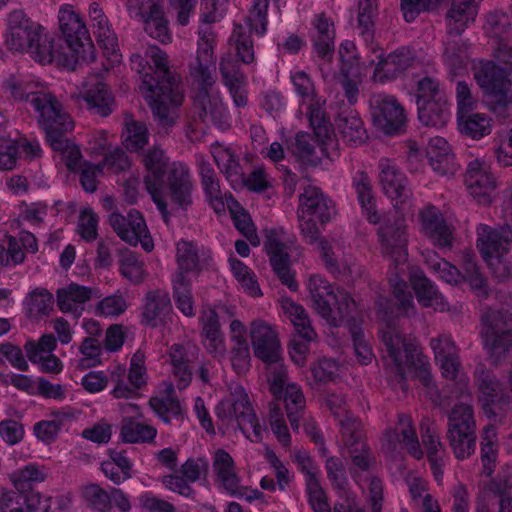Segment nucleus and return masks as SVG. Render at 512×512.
<instances>
[{"instance_id": "nucleus-30", "label": "nucleus", "mask_w": 512, "mask_h": 512, "mask_svg": "<svg viewBox=\"0 0 512 512\" xmlns=\"http://www.w3.org/2000/svg\"><path fill=\"white\" fill-rule=\"evenodd\" d=\"M426 157L432 170L439 176H452L458 169L455 155L446 139L436 136L430 139Z\"/></svg>"}, {"instance_id": "nucleus-64", "label": "nucleus", "mask_w": 512, "mask_h": 512, "mask_svg": "<svg viewBox=\"0 0 512 512\" xmlns=\"http://www.w3.org/2000/svg\"><path fill=\"white\" fill-rule=\"evenodd\" d=\"M52 415L54 417L52 420H43L34 425L35 436L45 443H51L56 439L65 420L70 417L63 410L54 411Z\"/></svg>"}, {"instance_id": "nucleus-8", "label": "nucleus", "mask_w": 512, "mask_h": 512, "mask_svg": "<svg viewBox=\"0 0 512 512\" xmlns=\"http://www.w3.org/2000/svg\"><path fill=\"white\" fill-rule=\"evenodd\" d=\"M482 336L485 349L494 363L499 362L512 347V313L489 311L483 316Z\"/></svg>"}, {"instance_id": "nucleus-25", "label": "nucleus", "mask_w": 512, "mask_h": 512, "mask_svg": "<svg viewBox=\"0 0 512 512\" xmlns=\"http://www.w3.org/2000/svg\"><path fill=\"white\" fill-rule=\"evenodd\" d=\"M377 58L378 63L373 72V80L380 83L396 79L415 61L414 52L406 47L397 49L385 57L380 54Z\"/></svg>"}, {"instance_id": "nucleus-59", "label": "nucleus", "mask_w": 512, "mask_h": 512, "mask_svg": "<svg viewBox=\"0 0 512 512\" xmlns=\"http://www.w3.org/2000/svg\"><path fill=\"white\" fill-rule=\"evenodd\" d=\"M283 393L290 425L294 431H297L305 407L304 394L302 389L295 383L287 385Z\"/></svg>"}, {"instance_id": "nucleus-47", "label": "nucleus", "mask_w": 512, "mask_h": 512, "mask_svg": "<svg viewBox=\"0 0 512 512\" xmlns=\"http://www.w3.org/2000/svg\"><path fill=\"white\" fill-rule=\"evenodd\" d=\"M176 249L178 267L174 275H181L183 278L198 275L201 266L197 247L192 242L181 240L177 243Z\"/></svg>"}, {"instance_id": "nucleus-46", "label": "nucleus", "mask_w": 512, "mask_h": 512, "mask_svg": "<svg viewBox=\"0 0 512 512\" xmlns=\"http://www.w3.org/2000/svg\"><path fill=\"white\" fill-rule=\"evenodd\" d=\"M444 51L442 59L444 65L452 75H460L466 69L467 60V43L460 39H454V37L447 36L444 41Z\"/></svg>"}, {"instance_id": "nucleus-5", "label": "nucleus", "mask_w": 512, "mask_h": 512, "mask_svg": "<svg viewBox=\"0 0 512 512\" xmlns=\"http://www.w3.org/2000/svg\"><path fill=\"white\" fill-rule=\"evenodd\" d=\"M216 416L225 427H238L252 442L262 440V427L249 402L248 395L241 386H236L230 396L219 402Z\"/></svg>"}, {"instance_id": "nucleus-13", "label": "nucleus", "mask_w": 512, "mask_h": 512, "mask_svg": "<svg viewBox=\"0 0 512 512\" xmlns=\"http://www.w3.org/2000/svg\"><path fill=\"white\" fill-rule=\"evenodd\" d=\"M370 103L373 121L379 130L387 135H395L402 130L406 122V114L394 96L375 94Z\"/></svg>"}, {"instance_id": "nucleus-10", "label": "nucleus", "mask_w": 512, "mask_h": 512, "mask_svg": "<svg viewBox=\"0 0 512 512\" xmlns=\"http://www.w3.org/2000/svg\"><path fill=\"white\" fill-rule=\"evenodd\" d=\"M195 57L189 63V76L195 89L216 84L215 35L210 27L199 29Z\"/></svg>"}, {"instance_id": "nucleus-42", "label": "nucleus", "mask_w": 512, "mask_h": 512, "mask_svg": "<svg viewBox=\"0 0 512 512\" xmlns=\"http://www.w3.org/2000/svg\"><path fill=\"white\" fill-rule=\"evenodd\" d=\"M211 153L218 168L225 174L232 187L243 184L244 173L231 148L216 144L212 146Z\"/></svg>"}, {"instance_id": "nucleus-53", "label": "nucleus", "mask_w": 512, "mask_h": 512, "mask_svg": "<svg viewBox=\"0 0 512 512\" xmlns=\"http://www.w3.org/2000/svg\"><path fill=\"white\" fill-rule=\"evenodd\" d=\"M30 56L41 64H50L61 60V52L53 36L39 32V40L34 41L26 50Z\"/></svg>"}, {"instance_id": "nucleus-4", "label": "nucleus", "mask_w": 512, "mask_h": 512, "mask_svg": "<svg viewBox=\"0 0 512 512\" xmlns=\"http://www.w3.org/2000/svg\"><path fill=\"white\" fill-rule=\"evenodd\" d=\"M297 213L303 237L308 243H314L320 236L318 223L332 221L337 210L334 201L320 188L309 185L299 195Z\"/></svg>"}, {"instance_id": "nucleus-32", "label": "nucleus", "mask_w": 512, "mask_h": 512, "mask_svg": "<svg viewBox=\"0 0 512 512\" xmlns=\"http://www.w3.org/2000/svg\"><path fill=\"white\" fill-rule=\"evenodd\" d=\"M172 315V305L168 292L165 290H152L145 295L143 306V321L151 326L157 327L164 324Z\"/></svg>"}, {"instance_id": "nucleus-51", "label": "nucleus", "mask_w": 512, "mask_h": 512, "mask_svg": "<svg viewBox=\"0 0 512 512\" xmlns=\"http://www.w3.org/2000/svg\"><path fill=\"white\" fill-rule=\"evenodd\" d=\"M226 206L229 208L236 229L253 246L260 245V238L250 215L238 204L232 195L226 197Z\"/></svg>"}, {"instance_id": "nucleus-11", "label": "nucleus", "mask_w": 512, "mask_h": 512, "mask_svg": "<svg viewBox=\"0 0 512 512\" xmlns=\"http://www.w3.org/2000/svg\"><path fill=\"white\" fill-rule=\"evenodd\" d=\"M140 158L141 163L147 172L144 177V183L147 191L160 211L164 222L168 223L170 214L167 209L165 198L161 192V187L169 158L159 145H154L143 150L140 153Z\"/></svg>"}, {"instance_id": "nucleus-56", "label": "nucleus", "mask_w": 512, "mask_h": 512, "mask_svg": "<svg viewBox=\"0 0 512 512\" xmlns=\"http://www.w3.org/2000/svg\"><path fill=\"white\" fill-rule=\"evenodd\" d=\"M139 22L143 24V29L152 38L162 43H168L171 35L168 28V22L164 16L162 7L157 4L148 14Z\"/></svg>"}, {"instance_id": "nucleus-48", "label": "nucleus", "mask_w": 512, "mask_h": 512, "mask_svg": "<svg viewBox=\"0 0 512 512\" xmlns=\"http://www.w3.org/2000/svg\"><path fill=\"white\" fill-rule=\"evenodd\" d=\"M120 436L126 443H152L157 436V429L146 422L137 421L135 417H124Z\"/></svg>"}, {"instance_id": "nucleus-38", "label": "nucleus", "mask_w": 512, "mask_h": 512, "mask_svg": "<svg viewBox=\"0 0 512 512\" xmlns=\"http://www.w3.org/2000/svg\"><path fill=\"white\" fill-rule=\"evenodd\" d=\"M199 174L201 176V185L210 207L216 212L225 211L226 197L230 194H223L220 189L219 180L210 163L205 160L199 162Z\"/></svg>"}, {"instance_id": "nucleus-22", "label": "nucleus", "mask_w": 512, "mask_h": 512, "mask_svg": "<svg viewBox=\"0 0 512 512\" xmlns=\"http://www.w3.org/2000/svg\"><path fill=\"white\" fill-rule=\"evenodd\" d=\"M418 221L421 233L435 246L444 248L452 245V230L437 207L429 204L421 208Z\"/></svg>"}, {"instance_id": "nucleus-17", "label": "nucleus", "mask_w": 512, "mask_h": 512, "mask_svg": "<svg viewBox=\"0 0 512 512\" xmlns=\"http://www.w3.org/2000/svg\"><path fill=\"white\" fill-rule=\"evenodd\" d=\"M265 250L270 257L274 272L291 291L298 289V283L290 270V257L284 242V232L276 229L265 230Z\"/></svg>"}, {"instance_id": "nucleus-3", "label": "nucleus", "mask_w": 512, "mask_h": 512, "mask_svg": "<svg viewBox=\"0 0 512 512\" xmlns=\"http://www.w3.org/2000/svg\"><path fill=\"white\" fill-rule=\"evenodd\" d=\"M472 71L490 110L501 117L509 116L512 112V79L501 67L488 60L475 62Z\"/></svg>"}, {"instance_id": "nucleus-2", "label": "nucleus", "mask_w": 512, "mask_h": 512, "mask_svg": "<svg viewBox=\"0 0 512 512\" xmlns=\"http://www.w3.org/2000/svg\"><path fill=\"white\" fill-rule=\"evenodd\" d=\"M381 339L384 346V365L398 377L399 383L406 382V372H413L422 385L429 389L434 387L431 365L428 358L418 351L414 339L400 333L391 323L381 329Z\"/></svg>"}, {"instance_id": "nucleus-60", "label": "nucleus", "mask_w": 512, "mask_h": 512, "mask_svg": "<svg viewBox=\"0 0 512 512\" xmlns=\"http://www.w3.org/2000/svg\"><path fill=\"white\" fill-rule=\"evenodd\" d=\"M230 269L241 287L251 296H260L261 290L255 273L234 256L228 259Z\"/></svg>"}, {"instance_id": "nucleus-54", "label": "nucleus", "mask_w": 512, "mask_h": 512, "mask_svg": "<svg viewBox=\"0 0 512 512\" xmlns=\"http://www.w3.org/2000/svg\"><path fill=\"white\" fill-rule=\"evenodd\" d=\"M66 134L55 135L54 138L47 139L54 151L61 154L62 161L70 171H76L81 167L82 154L78 145L71 139L65 137Z\"/></svg>"}, {"instance_id": "nucleus-27", "label": "nucleus", "mask_w": 512, "mask_h": 512, "mask_svg": "<svg viewBox=\"0 0 512 512\" xmlns=\"http://www.w3.org/2000/svg\"><path fill=\"white\" fill-rule=\"evenodd\" d=\"M58 22L66 43L73 51H78L84 41L90 40L84 20L72 5L64 4L60 7Z\"/></svg>"}, {"instance_id": "nucleus-45", "label": "nucleus", "mask_w": 512, "mask_h": 512, "mask_svg": "<svg viewBox=\"0 0 512 512\" xmlns=\"http://www.w3.org/2000/svg\"><path fill=\"white\" fill-rule=\"evenodd\" d=\"M352 185L357 193L358 201L361 204L367 220L373 224L378 223L380 221V215L375 208L372 184L368 174L364 171H357L353 176Z\"/></svg>"}, {"instance_id": "nucleus-34", "label": "nucleus", "mask_w": 512, "mask_h": 512, "mask_svg": "<svg viewBox=\"0 0 512 512\" xmlns=\"http://www.w3.org/2000/svg\"><path fill=\"white\" fill-rule=\"evenodd\" d=\"M93 290L89 287L70 283L57 290V306L63 313H71L75 318L81 316L85 304L92 298Z\"/></svg>"}, {"instance_id": "nucleus-49", "label": "nucleus", "mask_w": 512, "mask_h": 512, "mask_svg": "<svg viewBox=\"0 0 512 512\" xmlns=\"http://www.w3.org/2000/svg\"><path fill=\"white\" fill-rule=\"evenodd\" d=\"M172 295L177 309L186 317H194V297L192 294V279L173 275Z\"/></svg>"}, {"instance_id": "nucleus-36", "label": "nucleus", "mask_w": 512, "mask_h": 512, "mask_svg": "<svg viewBox=\"0 0 512 512\" xmlns=\"http://www.w3.org/2000/svg\"><path fill=\"white\" fill-rule=\"evenodd\" d=\"M313 45L318 57L330 61L334 53L335 28L325 13L317 14L313 21Z\"/></svg>"}, {"instance_id": "nucleus-43", "label": "nucleus", "mask_w": 512, "mask_h": 512, "mask_svg": "<svg viewBox=\"0 0 512 512\" xmlns=\"http://www.w3.org/2000/svg\"><path fill=\"white\" fill-rule=\"evenodd\" d=\"M476 430L474 411L471 405V396L462 395V401L455 404L448 414L447 433Z\"/></svg>"}, {"instance_id": "nucleus-52", "label": "nucleus", "mask_w": 512, "mask_h": 512, "mask_svg": "<svg viewBox=\"0 0 512 512\" xmlns=\"http://www.w3.org/2000/svg\"><path fill=\"white\" fill-rule=\"evenodd\" d=\"M213 470L216 475V480L226 492L234 487L236 482H240L235 470L234 460L224 449L215 451L213 455Z\"/></svg>"}, {"instance_id": "nucleus-35", "label": "nucleus", "mask_w": 512, "mask_h": 512, "mask_svg": "<svg viewBox=\"0 0 512 512\" xmlns=\"http://www.w3.org/2000/svg\"><path fill=\"white\" fill-rule=\"evenodd\" d=\"M421 438L427 451V457L435 477L438 479L442 475V468L445 465V449L440 440L439 431L435 425L428 419L421 422Z\"/></svg>"}, {"instance_id": "nucleus-41", "label": "nucleus", "mask_w": 512, "mask_h": 512, "mask_svg": "<svg viewBox=\"0 0 512 512\" xmlns=\"http://www.w3.org/2000/svg\"><path fill=\"white\" fill-rule=\"evenodd\" d=\"M44 84L31 80L20 75H13L2 82L3 92L10 98L19 102H29L32 104L33 98H36L38 92L44 88Z\"/></svg>"}, {"instance_id": "nucleus-9", "label": "nucleus", "mask_w": 512, "mask_h": 512, "mask_svg": "<svg viewBox=\"0 0 512 512\" xmlns=\"http://www.w3.org/2000/svg\"><path fill=\"white\" fill-rule=\"evenodd\" d=\"M341 437L352 460L351 473L355 482L362 487V472H367L374 463L365 441L362 424L359 419L346 416L341 420Z\"/></svg>"}, {"instance_id": "nucleus-33", "label": "nucleus", "mask_w": 512, "mask_h": 512, "mask_svg": "<svg viewBox=\"0 0 512 512\" xmlns=\"http://www.w3.org/2000/svg\"><path fill=\"white\" fill-rule=\"evenodd\" d=\"M306 288L316 312L324 319H331V305L336 293L329 281L321 275L313 274L308 277Z\"/></svg>"}, {"instance_id": "nucleus-12", "label": "nucleus", "mask_w": 512, "mask_h": 512, "mask_svg": "<svg viewBox=\"0 0 512 512\" xmlns=\"http://www.w3.org/2000/svg\"><path fill=\"white\" fill-rule=\"evenodd\" d=\"M109 223L118 237L129 245L141 244L146 252L153 250L152 237L142 214L138 210L131 209L127 216L113 212L109 216Z\"/></svg>"}, {"instance_id": "nucleus-61", "label": "nucleus", "mask_w": 512, "mask_h": 512, "mask_svg": "<svg viewBox=\"0 0 512 512\" xmlns=\"http://www.w3.org/2000/svg\"><path fill=\"white\" fill-rule=\"evenodd\" d=\"M173 391L174 389L171 386L165 397H152L149 400L152 410L166 423L182 414L181 403L177 398L173 397Z\"/></svg>"}, {"instance_id": "nucleus-24", "label": "nucleus", "mask_w": 512, "mask_h": 512, "mask_svg": "<svg viewBox=\"0 0 512 512\" xmlns=\"http://www.w3.org/2000/svg\"><path fill=\"white\" fill-rule=\"evenodd\" d=\"M482 0H451L445 14L446 34L460 37L476 20Z\"/></svg>"}, {"instance_id": "nucleus-50", "label": "nucleus", "mask_w": 512, "mask_h": 512, "mask_svg": "<svg viewBox=\"0 0 512 512\" xmlns=\"http://www.w3.org/2000/svg\"><path fill=\"white\" fill-rule=\"evenodd\" d=\"M325 105L326 99L322 96L301 104V106H306L309 124L318 137H327L331 131V123Z\"/></svg>"}, {"instance_id": "nucleus-7", "label": "nucleus", "mask_w": 512, "mask_h": 512, "mask_svg": "<svg viewBox=\"0 0 512 512\" xmlns=\"http://www.w3.org/2000/svg\"><path fill=\"white\" fill-rule=\"evenodd\" d=\"M31 106L36 113L39 126L44 130L46 139L55 135L67 134L74 128V122L65 111L61 102L46 86L33 98Z\"/></svg>"}, {"instance_id": "nucleus-58", "label": "nucleus", "mask_w": 512, "mask_h": 512, "mask_svg": "<svg viewBox=\"0 0 512 512\" xmlns=\"http://www.w3.org/2000/svg\"><path fill=\"white\" fill-rule=\"evenodd\" d=\"M25 303L28 316L40 320L53 311L54 297L47 289L37 288L27 296Z\"/></svg>"}, {"instance_id": "nucleus-20", "label": "nucleus", "mask_w": 512, "mask_h": 512, "mask_svg": "<svg viewBox=\"0 0 512 512\" xmlns=\"http://www.w3.org/2000/svg\"><path fill=\"white\" fill-rule=\"evenodd\" d=\"M404 445L408 453L415 459H422L424 453L421 449L412 419L408 415H400L395 428L387 429L382 439V448L392 453Z\"/></svg>"}, {"instance_id": "nucleus-44", "label": "nucleus", "mask_w": 512, "mask_h": 512, "mask_svg": "<svg viewBox=\"0 0 512 512\" xmlns=\"http://www.w3.org/2000/svg\"><path fill=\"white\" fill-rule=\"evenodd\" d=\"M417 108L419 121L427 127L443 128L450 121L451 112L447 97L417 105Z\"/></svg>"}, {"instance_id": "nucleus-19", "label": "nucleus", "mask_w": 512, "mask_h": 512, "mask_svg": "<svg viewBox=\"0 0 512 512\" xmlns=\"http://www.w3.org/2000/svg\"><path fill=\"white\" fill-rule=\"evenodd\" d=\"M170 371L178 389L187 388L192 381V364L200 355L199 347L190 341L175 343L168 349Z\"/></svg>"}, {"instance_id": "nucleus-57", "label": "nucleus", "mask_w": 512, "mask_h": 512, "mask_svg": "<svg viewBox=\"0 0 512 512\" xmlns=\"http://www.w3.org/2000/svg\"><path fill=\"white\" fill-rule=\"evenodd\" d=\"M497 456V432L493 426H487L484 428L481 435V461L483 466L482 472L485 476L489 477L494 472Z\"/></svg>"}, {"instance_id": "nucleus-37", "label": "nucleus", "mask_w": 512, "mask_h": 512, "mask_svg": "<svg viewBox=\"0 0 512 512\" xmlns=\"http://www.w3.org/2000/svg\"><path fill=\"white\" fill-rule=\"evenodd\" d=\"M336 127L343 141L351 146H360L368 138L363 121L355 110L341 111L336 119Z\"/></svg>"}, {"instance_id": "nucleus-21", "label": "nucleus", "mask_w": 512, "mask_h": 512, "mask_svg": "<svg viewBox=\"0 0 512 512\" xmlns=\"http://www.w3.org/2000/svg\"><path fill=\"white\" fill-rule=\"evenodd\" d=\"M381 251L396 264H404L408 258L407 226L403 220L386 223L379 228Z\"/></svg>"}, {"instance_id": "nucleus-63", "label": "nucleus", "mask_w": 512, "mask_h": 512, "mask_svg": "<svg viewBox=\"0 0 512 512\" xmlns=\"http://www.w3.org/2000/svg\"><path fill=\"white\" fill-rule=\"evenodd\" d=\"M377 11L376 0H358V27L366 42H372Z\"/></svg>"}, {"instance_id": "nucleus-40", "label": "nucleus", "mask_w": 512, "mask_h": 512, "mask_svg": "<svg viewBox=\"0 0 512 512\" xmlns=\"http://www.w3.org/2000/svg\"><path fill=\"white\" fill-rule=\"evenodd\" d=\"M411 283L420 305L423 307H431L439 311L448 309V303L444 297L422 272H415L411 276Z\"/></svg>"}, {"instance_id": "nucleus-29", "label": "nucleus", "mask_w": 512, "mask_h": 512, "mask_svg": "<svg viewBox=\"0 0 512 512\" xmlns=\"http://www.w3.org/2000/svg\"><path fill=\"white\" fill-rule=\"evenodd\" d=\"M477 380L479 401L487 415L497 416L500 411L510 408V403L503 398L500 384L492 373L484 369L477 370Z\"/></svg>"}, {"instance_id": "nucleus-1", "label": "nucleus", "mask_w": 512, "mask_h": 512, "mask_svg": "<svg viewBox=\"0 0 512 512\" xmlns=\"http://www.w3.org/2000/svg\"><path fill=\"white\" fill-rule=\"evenodd\" d=\"M130 62L141 78L140 90L154 121L167 133L176 124L184 99L179 81L170 71L167 54L159 47L149 46L144 55L133 53Z\"/></svg>"}, {"instance_id": "nucleus-16", "label": "nucleus", "mask_w": 512, "mask_h": 512, "mask_svg": "<svg viewBox=\"0 0 512 512\" xmlns=\"http://www.w3.org/2000/svg\"><path fill=\"white\" fill-rule=\"evenodd\" d=\"M193 100L203 122H211L221 129L229 127L230 113L216 84L195 89Z\"/></svg>"}, {"instance_id": "nucleus-26", "label": "nucleus", "mask_w": 512, "mask_h": 512, "mask_svg": "<svg viewBox=\"0 0 512 512\" xmlns=\"http://www.w3.org/2000/svg\"><path fill=\"white\" fill-rule=\"evenodd\" d=\"M379 183L383 193L392 200H401L410 193L407 177L392 159L383 157L378 163Z\"/></svg>"}, {"instance_id": "nucleus-23", "label": "nucleus", "mask_w": 512, "mask_h": 512, "mask_svg": "<svg viewBox=\"0 0 512 512\" xmlns=\"http://www.w3.org/2000/svg\"><path fill=\"white\" fill-rule=\"evenodd\" d=\"M219 70L224 86L227 88L233 104L237 108L248 105V81L247 77L239 69L238 61L231 55L221 57Z\"/></svg>"}, {"instance_id": "nucleus-28", "label": "nucleus", "mask_w": 512, "mask_h": 512, "mask_svg": "<svg viewBox=\"0 0 512 512\" xmlns=\"http://www.w3.org/2000/svg\"><path fill=\"white\" fill-rule=\"evenodd\" d=\"M167 183L170 198L175 205L182 209L192 205L193 183L189 168L185 164L172 163L168 170Z\"/></svg>"}, {"instance_id": "nucleus-18", "label": "nucleus", "mask_w": 512, "mask_h": 512, "mask_svg": "<svg viewBox=\"0 0 512 512\" xmlns=\"http://www.w3.org/2000/svg\"><path fill=\"white\" fill-rule=\"evenodd\" d=\"M465 185L469 194L479 204L491 203L492 193L497 187V180L490 165L482 159L470 161L466 168Z\"/></svg>"}, {"instance_id": "nucleus-6", "label": "nucleus", "mask_w": 512, "mask_h": 512, "mask_svg": "<svg viewBox=\"0 0 512 512\" xmlns=\"http://www.w3.org/2000/svg\"><path fill=\"white\" fill-rule=\"evenodd\" d=\"M476 233L477 248L487 264L498 277L504 278L510 275V270L503 264L501 258L512 245V225L493 228L486 224H479Z\"/></svg>"}, {"instance_id": "nucleus-14", "label": "nucleus", "mask_w": 512, "mask_h": 512, "mask_svg": "<svg viewBox=\"0 0 512 512\" xmlns=\"http://www.w3.org/2000/svg\"><path fill=\"white\" fill-rule=\"evenodd\" d=\"M40 24L31 20L22 10L12 11L7 18L5 44L10 51L24 52L39 40Z\"/></svg>"}, {"instance_id": "nucleus-15", "label": "nucleus", "mask_w": 512, "mask_h": 512, "mask_svg": "<svg viewBox=\"0 0 512 512\" xmlns=\"http://www.w3.org/2000/svg\"><path fill=\"white\" fill-rule=\"evenodd\" d=\"M249 336L254 356L266 364L279 362L280 339L276 328L262 319H255L249 325Z\"/></svg>"}, {"instance_id": "nucleus-55", "label": "nucleus", "mask_w": 512, "mask_h": 512, "mask_svg": "<svg viewBox=\"0 0 512 512\" xmlns=\"http://www.w3.org/2000/svg\"><path fill=\"white\" fill-rule=\"evenodd\" d=\"M461 133L472 139H481L492 131V122L485 114L467 113L457 117Z\"/></svg>"}, {"instance_id": "nucleus-62", "label": "nucleus", "mask_w": 512, "mask_h": 512, "mask_svg": "<svg viewBox=\"0 0 512 512\" xmlns=\"http://www.w3.org/2000/svg\"><path fill=\"white\" fill-rule=\"evenodd\" d=\"M25 259L26 254L16 237L6 236L0 240V267L13 268L22 264Z\"/></svg>"}, {"instance_id": "nucleus-31", "label": "nucleus", "mask_w": 512, "mask_h": 512, "mask_svg": "<svg viewBox=\"0 0 512 512\" xmlns=\"http://www.w3.org/2000/svg\"><path fill=\"white\" fill-rule=\"evenodd\" d=\"M313 244L318 245L321 258L327 270L337 277H343L349 280H356L363 274V267L356 263L352 258L337 259L331 244L320 237Z\"/></svg>"}, {"instance_id": "nucleus-39", "label": "nucleus", "mask_w": 512, "mask_h": 512, "mask_svg": "<svg viewBox=\"0 0 512 512\" xmlns=\"http://www.w3.org/2000/svg\"><path fill=\"white\" fill-rule=\"evenodd\" d=\"M85 86L83 98L88 108L94 114L108 116L113 110L114 99L106 84L93 78Z\"/></svg>"}]
</instances>
